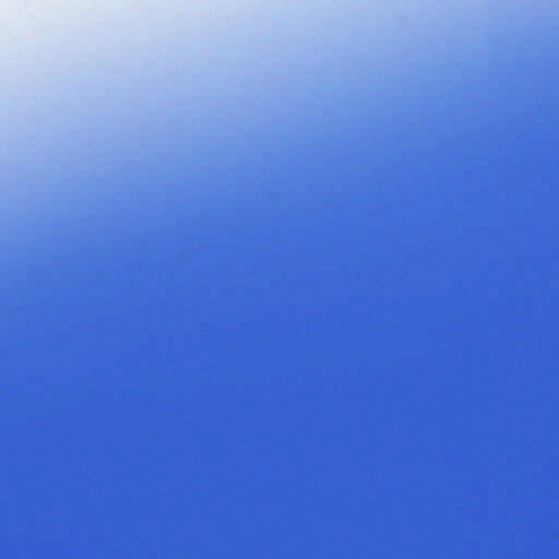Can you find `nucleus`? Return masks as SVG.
Instances as JSON below:
<instances>
[{
  "label": "nucleus",
  "mask_w": 559,
  "mask_h": 559,
  "mask_svg": "<svg viewBox=\"0 0 559 559\" xmlns=\"http://www.w3.org/2000/svg\"><path fill=\"white\" fill-rule=\"evenodd\" d=\"M525 130H528V120H525Z\"/></svg>",
  "instance_id": "obj_1"
},
{
  "label": "nucleus",
  "mask_w": 559,
  "mask_h": 559,
  "mask_svg": "<svg viewBox=\"0 0 559 559\" xmlns=\"http://www.w3.org/2000/svg\"><path fill=\"white\" fill-rule=\"evenodd\" d=\"M525 130H528V120H525Z\"/></svg>",
  "instance_id": "obj_2"
},
{
  "label": "nucleus",
  "mask_w": 559,
  "mask_h": 559,
  "mask_svg": "<svg viewBox=\"0 0 559 559\" xmlns=\"http://www.w3.org/2000/svg\"><path fill=\"white\" fill-rule=\"evenodd\" d=\"M525 130H528V120H525Z\"/></svg>",
  "instance_id": "obj_3"
},
{
  "label": "nucleus",
  "mask_w": 559,
  "mask_h": 559,
  "mask_svg": "<svg viewBox=\"0 0 559 559\" xmlns=\"http://www.w3.org/2000/svg\"><path fill=\"white\" fill-rule=\"evenodd\" d=\"M525 130H528V120H525Z\"/></svg>",
  "instance_id": "obj_4"
},
{
  "label": "nucleus",
  "mask_w": 559,
  "mask_h": 559,
  "mask_svg": "<svg viewBox=\"0 0 559 559\" xmlns=\"http://www.w3.org/2000/svg\"><path fill=\"white\" fill-rule=\"evenodd\" d=\"M525 213H526V214L528 213V210H527V209L525 210Z\"/></svg>",
  "instance_id": "obj_5"
},
{
  "label": "nucleus",
  "mask_w": 559,
  "mask_h": 559,
  "mask_svg": "<svg viewBox=\"0 0 559 559\" xmlns=\"http://www.w3.org/2000/svg\"><path fill=\"white\" fill-rule=\"evenodd\" d=\"M525 230H526V231L528 230V227H527V226L525 227Z\"/></svg>",
  "instance_id": "obj_6"
}]
</instances>
